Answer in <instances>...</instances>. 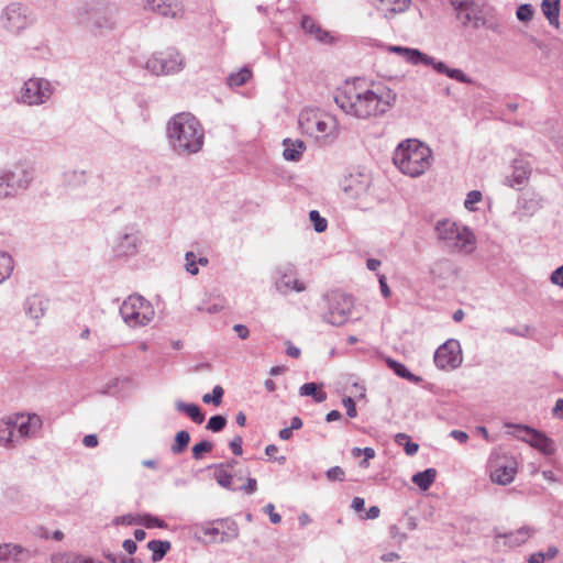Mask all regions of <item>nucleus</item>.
Returning <instances> with one entry per match:
<instances>
[{
	"instance_id": "nucleus-59",
	"label": "nucleus",
	"mask_w": 563,
	"mask_h": 563,
	"mask_svg": "<svg viewBox=\"0 0 563 563\" xmlns=\"http://www.w3.org/2000/svg\"><path fill=\"white\" fill-rule=\"evenodd\" d=\"M552 415L556 419H563V398L556 400L552 409Z\"/></svg>"
},
{
	"instance_id": "nucleus-20",
	"label": "nucleus",
	"mask_w": 563,
	"mask_h": 563,
	"mask_svg": "<svg viewBox=\"0 0 563 563\" xmlns=\"http://www.w3.org/2000/svg\"><path fill=\"white\" fill-rule=\"evenodd\" d=\"M143 8L145 11L173 19L183 14L180 0H143Z\"/></svg>"
},
{
	"instance_id": "nucleus-64",
	"label": "nucleus",
	"mask_w": 563,
	"mask_h": 563,
	"mask_svg": "<svg viewBox=\"0 0 563 563\" xmlns=\"http://www.w3.org/2000/svg\"><path fill=\"white\" fill-rule=\"evenodd\" d=\"M123 549L129 553V554H133L135 553L136 549H137V545L135 543V541L131 540V539H126L123 541V544H122Z\"/></svg>"
},
{
	"instance_id": "nucleus-62",
	"label": "nucleus",
	"mask_w": 563,
	"mask_h": 563,
	"mask_svg": "<svg viewBox=\"0 0 563 563\" xmlns=\"http://www.w3.org/2000/svg\"><path fill=\"white\" fill-rule=\"evenodd\" d=\"M82 444L87 448H95L98 445V438L96 434H87L82 439Z\"/></svg>"
},
{
	"instance_id": "nucleus-29",
	"label": "nucleus",
	"mask_w": 563,
	"mask_h": 563,
	"mask_svg": "<svg viewBox=\"0 0 563 563\" xmlns=\"http://www.w3.org/2000/svg\"><path fill=\"white\" fill-rule=\"evenodd\" d=\"M0 445L5 448L15 446L14 427L11 416L0 420Z\"/></svg>"
},
{
	"instance_id": "nucleus-50",
	"label": "nucleus",
	"mask_w": 563,
	"mask_h": 563,
	"mask_svg": "<svg viewBox=\"0 0 563 563\" xmlns=\"http://www.w3.org/2000/svg\"><path fill=\"white\" fill-rule=\"evenodd\" d=\"M325 476L330 482H343L345 478V472L340 466H333L325 472Z\"/></svg>"
},
{
	"instance_id": "nucleus-51",
	"label": "nucleus",
	"mask_w": 563,
	"mask_h": 563,
	"mask_svg": "<svg viewBox=\"0 0 563 563\" xmlns=\"http://www.w3.org/2000/svg\"><path fill=\"white\" fill-rule=\"evenodd\" d=\"M186 258V271L191 275H197L199 273L198 264L196 261V255L192 252H187L185 255Z\"/></svg>"
},
{
	"instance_id": "nucleus-16",
	"label": "nucleus",
	"mask_w": 563,
	"mask_h": 563,
	"mask_svg": "<svg viewBox=\"0 0 563 563\" xmlns=\"http://www.w3.org/2000/svg\"><path fill=\"white\" fill-rule=\"evenodd\" d=\"M507 427L514 428L516 430V437L529 443L531 446L540 450L543 454L551 455L555 452L553 441L544 433L528 426L508 424Z\"/></svg>"
},
{
	"instance_id": "nucleus-10",
	"label": "nucleus",
	"mask_w": 563,
	"mask_h": 563,
	"mask_svg": "<svg viewBox=\"0 0 563 563\" xmlns=\"http://www.w3.org/2000/svg\"><path fill=\"white\" fill-rule=\"evenodd\" d=\"M33 180V172L24 165H14L0 169V199L14 197L29 188Z\"/></svg>"
},
{
	"instance_id": "nucleus-54",
	"label": "nucleus",
	"mask_w": 563,
	"mask_h": 563,
	"mask_svg": "<svg viewBox=\"0 0 563 563\" xmlns=\"http://www.w3.org/2000/svg\"><path fill=\"white\" fill-rule=\"evenodd\" d=\"M263 510L269 516L271 522L277 525L282 521V516L275 511V506L273 504H267L264 506Z\"/></svg>"
},
{
	"instance_id": "nucleus-19",
	"label": "nucleus",
	"mask_w": 563,
	"mask_h": 563,
	"mask_svg": "<svg viewBox=\"0 0 563 563\" xmlns=\"http://www.w3.org/2000/svg\"><path fill=\"white\" fill-rule=\"evenodd\" d=\"M13 427L18 430V437L25 439L35 437L36 432L42 428V419L36 413L27 416L23 413H15L11 416Z\"/></svg>"
},
{
	"instance_id": "nucleus-40",
	"label": "nucleus",
	"mask_w": 563,
	"mask_h": 563,
	"mask_svg": "<svg viewBox=\"0 0 563 563\" xmlns=\"http://www.w3.org/2000/svg\"><path fill=\"white\" fill-rule=\"evenodd\" d=\"M189 442H190V434L187 431L181 430L176 433L175 442L172 445L170 450L174 454H180L186 450Z\"/></svg>"
},
{
	"instance_id": "nucleus-61",
	"label": "nucleus",
	"mask_w": 563,
	"mask_h": 563,
	"mask_svg": "<svg viewBox=\"0 0 563 563\" xmlns=\"http://www.w3.org/2000/svg\"><path fill=\"white\" fill-rule=\"evenodd\" d=\"M233 330L236 332L240 339L245 340L250 335L249 329L244 324H235Z\"/></svg>"
},
{
	"instance_id": "nucleus-8",
	"label": "nucleus",
	"mask_w": 563,
	"mask_h": 563,
	"mask_svg": "<svg viewBox=\"0 0 563 563\" xmlns=\"http://www.w3.org/2000/svg\"><path fill=\"white\" fill-rule=\"evenodd\" d=\"M137 66L155 76L177 74L185 67L183 55L175 48L153 53L143 64Z\"/></svg>"
},
{
	"instance_id": "nucleus-31",
	"label": "nucleus",
	"mask_w": 563,
	"mask_h": 563,
	"mask_svg": "<svg viewBox=\"0 0 563 563\" xmlns=\"http://www.w3.org/2000/svg\"><path fill=\"white\" fill-rule=\"evenodd\" d=\"M175 408L180 411V412H185L186 415H188V417H190V419L195 422V423H202L205 421V415L203 412L201 411L200 407L196 404H187V402H184L181 400H177L175 402Z\"/></svg>"
},
{
	"instance_id": "nucleus-56",
	"label": "nucleus",
	"mask_w": 563,
	"mask_h": 563,
	"mask_svg": "<svg viewBox=\"0 0 563 563\" xmlns=\"http://www.w3.org/2000/svg\"><path fill=\"white\" fill-rule=\"evenodd\" d=\"M342 402H343V406L346 409V415L350 418H355L356 415H357V411H356V406H355V401L353 400V398L352 397H345V398H343Z\"/></svg>"
},
{
	"instance_id": "nucleus-63",
	"label": "nucleus",
	"mask_w": 563,
	"mask_h": 563,
	"mask_svg": "<svg viewBox=\"0 0 563 563\" xmlns=\"http://www.w3.org/2000/svg\"><path fill=\"white\" fill-rule=\"evenodd\" d=\"M450 435L461 443H465L468 440V434L461 430H452Z\"/></svg>"
},
{
	"instance_id": "nucleus-21",
	"label": "nucleus",
	"mask_w": 563,
	"mask_h": 563,
	"mask_svg": "<svg viewBox=\"0 0 563 563\" xmlns=\"http://www.w3.org/2000/svg\"><path fill=\"white\" fill-rule=\"evenodd\" d=\"M23 309L25 314L37 323L46 312L47 302L43 297L32 295L23 302Z\"/></svg>"
},
{
	"instance_id": "nucleus-48",
	"label": "nucleus",
	"mask_w": 563,
	"mask_h": 563,
	"mask_svg": "<svg viewBox=\"0 0 563 563\" xmlns=\"http://www.w3.org/2000/svg\"><path fill=\"white\" fill-rule=\"evenodd\" d=\"M200 531L209 538L210 542L220 543V528L218 526L214 527L213 523L201 526Z\"/></svg>"
},
{
	"instance_id": "nucleus-6",
	"label": "nucleus",
	"mask_w": 563,
	"mask_h": 563,
	"mask_svg": "<svg viewBox=\"0 0 563 563\" xmlns=\"http://www.w3.org/2000/svg\"><path fill=\"white\" fill-rule=\"evenodd\" d=\"M389 51L401 55L411 65L423 64L426 66H431L437 73L446 75L451 79H455L464 84H473V79L465 75L461 69L451 68L445 63L437 60L434 57L429 56L417 48L390 46Z\"/></svg>"
},
{
	"instance_id": "nucleus-13",
	"label": "nucleus",
	"mask_w": 563,
	"mask_h": 563,
	"mask_svg": "<svg viewBox=\"0 0 563 563\" xmlns=\"http://www.w3.org/2000/svg\"><path fill=\"white\" fill-rule=\"evenodd\" d=\"M325 299L328 311L323 314V321L335 327L344 324L354 306L353 298L344 292L333 291Z\"/></svg>"
},
{
	"instance_id": "nucleus-15",
	"label": "nucleus",
	"mask_w": 563,
	"mask_h": 563,
	"mask_svg": "<svg viewBox=\"0 0 563 563\" xmlns=\"http://www.w3.org/2000/svg\"><path fill=\"white\" fill-rule=\"evenodd\" d=\"M460 342L454 339L445 341L434 353V363L441 369H454L462 364Z\"/></svg>"
},
{
	"instance_id": "nucleus-34",
	"label": "nucleus",
	"mask_w": 563,
	"mask_h": 563,
	"mask_svg": "<svg viewBox=\"0 0 563 563\" xmlns=\"http://www.w3.org/2000/svg\"><path fill=\"white\" fill-rule=\"evenodd\" d=\"M170 542L169 541H162V540H152L147 543V548L150 551H152V561L158 562L161 561L166 553L170 550Z\"/></svg>"
},
{
	"instance_id": "nucleus-45",
	"label": "nucleus",
	"mask_w": 563,
	"mask_h": 563,
	"mask_svg": "<svg viewBox=\"0 0 563 563\" xmlns=\"http://www.w3.org/2000/svg\"><path fill=\"white\" fill-rule=\"evenodd\" d=\"M212 449H213V444L210 441L202 440L192 446V449H191L192 457L195 460H201L203 453L211 452Z\"/></svg>"
},
{
	"instance_id": "nucleus-35",
	"label": "nucleus",
	"mask_w": 563,
	"mask_h": 563,
	"mask_svg": "<svg viewBox=\"0 0 563 563\" xmlns=\"http://www.w3.org/2000/svg\"><path fill=\"white\" fill-rule=\"evenodd\" d=\"M252 77V71L247 67L241 68L236 73H232L227 78V84L230 87H241L244 84L249 81V79Z\"/></svg>"
},
{
	"instance_id": "nucleus-36",
	"label": "nucleus",
	"mask_w": 563,
	"mask_h": 563,
	"mask_svg": "<svg viewBox=\"0 0 563 563\" xmlns=\"http://www.w3.org/2000/svg\"><path fill=\"white\" fill-rule=\"evenodd\" d=\"M301 396H310L316 402H323L327 399V394L322 390H318L316 383H306L299 388Z\"/></svg>"
},
{
	"instance_id": "nucleus-37",
	"label": "nucleus",
	"mask_w": 563,
	"mask_h": 563,
	"mask_svg": "<svg viewBox=\"0 0 563 563\" xmlns=\"http://www.w3.org/2000/svg\"><path fill=\"white\" fill-rule=\"evenodd\" d=\"M387 364L389 368H391L394 373L401 378L415 383H417L420 379L418 376L413 375L402 363L389 358L387 361Z\"/></svg>"
},
{
	"instance_id": "nucleus-39",
	"label": "nucleus",
	"mask_w": 563,
	"mask_h": 563,
	"mask_svg": "<svg viewBox=\"0 0 563 563\" xmlns=\"http://www.w3.org/2000/svg\"><path fill=\"white\" fill-rule=\"evenodd\" d=\"M13 271V260L5 253L0 251V284L10 277Z\"/></svg>"
},
{
	"instance_id": "nucleus-4",
	"label": "nucleus",
	"mask_w": 563,
	"mask_h": 563,
	"mask_svg": "<svg viewBox=\"0 0 563 563\" xmlns=\"http://www.w3.org/2000/svg\"><path fill=\"white\" fill-rule=\"evenodd\" d=\"M431 148L424 143L408 139L398 144L393 155V163L404 174L410 177L423 175L432 165Z\"/></svg>"
},
{
	"instance_id": "nucleus-18",
	"label": "nucleus",
	"mask_w": 563,
	"mask_h": 563,
	"mask_svg": "<svg viewBox=\"0 0 563 563\" xmlns=\"http://www.w3.org/2000/svg\"><path fill=\"white\" fill-rule=\"evenodd\" d=\"M371 180V176L364 173L350 174L341 180L340 187L346 198L358 199L367 192Z\"/></svg>"
},
{
	"instance_id": "nucleus-9",
	"label": "nucleus",
	"mask_w": 563,
	"mask_h": 563,
	"mask_svg": "<svg viewBox=\"0 0 563 563\" xmlns=\"http://www.w3.org/2000/svg\"><path fill=\"white\" fill-rule=\"evenodd\" d=\"M120 314L123 321L131 328L148 324L155 311L152 303L140 295L129 296L120 307Z\"/></svg>"
},
{
	"instance_id": "nucleus-14",
	"label": "nucleus",
	"mask_w": 563,
	"mask_h": 563,
	"mask_svg": "<svg viewBox=\"0 0 563 563\" xmlns=\"http://www.w3.org/2000/svg\"><path fill=\"white\" fill-rule=\"evenodd\" d=\"M273 280L274 288L282 295H287L290 290L296 292L306 290L305 283L296 277V269L291 264L277 266L273 274Z\"/></svg>"
},
{
	"instance_id": "nucleus-44",
	"label": "nucleus",
	"mask_w": 563,
	"mask_h": 563,
	"mask_svg": "<svg viewBox=\"0 0 563 563\" xmlns=\"http://www.w3.org/2000/svg\"><path fill=\"white\" fill-rule=\"evenodd\" d=\"M534 9L531 4L525 3L517 8L516 16L520 22H530L533 18Z\"/></svg>"
},
{
	"instance_id": "nucleus-41",
	"label": "nucleus",
	"mask_w": 563,
	"mask_h": 563,
	"mask_svg": "<svg viewBox=\"0 0 563 563\" xmlns=\"http://www.w3.org/2000/svg\"><path fill=\"white\" fill-rule=\"evenodd\" d=\"M137 525H143L145 526L147 529H151V528H162V529H165L167 528V523L158 518V517H154L152 515H143V516H140V520L137 521Z\"/></svg>"
},
{
	"instance_id": "nucleus-32",
	"label": "nucleus",
	"mask_w": 563,
	"mask_h": 563,
	"mask_svg": "<svg viewBox=\"0 0 563 563\" xmlns=\"http://www.w3.org/2000/svg\"><path fill=\"white\" fill-rule=\"evenodd\" d=\"M224 466H221V465H213V468H214V479L217 481V483L225 488V489H229V490H238L236 487L233 486V475L230 471H227L223 468Z\"/></svg>"
},
{
	"instance_id": "nucleus-27",
	"label": "nucleus",
	"mask_w": 563,
	"mask_h": 563,
	"mask_svg": "<svg viewBox=\"0 0 563 563\" xmlns=\"http://www.w3.org/2000/svg\"><path fill=\"white\" fill-rule=\"evenodd\" d=\"M541 10L549 24L558 29L560 26V0H542Z\"/></svg>"
},
{
	"instance_id": "nucleus-49",
	"label": "nucleus",
	"mask_w": 563,
	"mask_h": 563,
	"mask_svg": "<svg viewBox=\"0 0 563 563\" xmlns=\"http://www.w3.org/2000/svg\"><path fill=\"white\" fill-rule=\"evenodd\" d=\"M483 198V195L479 190H472L467 194L466 199L464 201V207L468 211H475V205L479 202Z\"/></svg>"
},
{
	"instance_id": "nucleus-53",
	"label": "nucleus",
	"mask_w": 563,
	"mask_h": 563,
	"mask_svg": "<svg viewBox=\"0 0 563 563\" xmlns=\"http://www.w3.org/2000/svg\"><path fill=\"white\" fill-rule=\"evenodd\" d=\"M242 443L243 439L241 435H236L230 441L229 446L234 455L240 456L243 454Z\"/></svg>"
},
{
	"instance_id": "nucleus-7",
	"label": "nucleus",
	"mask_w": 563,
	"mask_h": 563,
	"mask_svg": "<svg viewBox=\"0 0 563 563\" xmlns=\"http://www.w3.org/2000/svg\"><path fill=\"white\" fill-rule=\"evenodd\" d=\"M55 92L51 80L44 77H31L23 82L15 95V101L29 107L47 103Z\"/></svg>"
},
{
	"instance_id": "nucleus-2",
	"label": "nucleus",
	"mask_w": 563,
	"mask_h": 563,
	"mask_svg": "<svg viewBox=\"0 0 563 563\" xmlns=\"http://www.w3.org/2000/svg\"><path fill=\"white\" fill-rule=\"evenodd\" d=\"M166 137L170 150L180 157L199 153L205 144V130L199 120L188 112H180L169 119Z\"/></svg>"
},
{
	"instance_id": "nucleus-25",
	"label": "nucleus",
	"mask_w": 563,
	"mask_h": 563,
	"mask_svg": "<svg viewBox=\"0 0 563 563\" xmlns=\"http://www.w3.org/2000/svg\"><path fill=\"white\" fill-rule=\"evenodd\" d=\"M301 27L306 33L313 35L316 40L321 43H330L332 40L330 33L322 30L321 26L310 16H303L301 19Z\"/></svg>"
},
{
	"instance_id": "nucleus-38",
	"label": "nucleus",
	"mask_w": 563,
	"mask_h": 563,
	"mask_svg": "<svg viewBox=\"0 0 563 563\" xmlns=\"http://www.w3.org/2000/svg\"><path fill=\"white\" fill-rule=\"evenodd\" d=\"M87 559L82 555L73 553V552H64V553H55L51 556L52 563H87Z\"/></svg>"
},
{
	"instance_id": "nucleus-17",
	"label": "nucleus",
	"mask_w": 563,
	"mask_h": 563,
	"mask_svg": "<svg viewBox=\"0 0 563 563\" xmlns=\"http://www.w3.org/2000/svg\"><path fill=\"white\" fill-rule=\"evenodd\" d=\"M141 238L137 231H124L113 240L112 252L117 257H129L139 252Z\"/></svg>"
},
{
	"instance_id": "nucleus-52",
	"label": "nucleus",
	"mask_w": 563,
	"mask_h": 563,
	"mask_svg": "<svg viewBox=\"0 0 563 563\" xmlns=\"http://www.w3.org/2000/svg\"><path fill=\"white\" fill-rule=\"evenodd\" d=\"M139 520H140V517H134L133 515L129 514V515L115 517L113 520V523L131 526V525H135V523L137 525Z\"/></svg>"
},
{
	"instance_id": "nucleus-47",
	"label": "nucleus",
	"mask_w": 563,
	"mask_h": 563,
	"mask_svg": "<svg viewBox=\"0 0 563 563\" xmlns=\"http://www.w3.org/2000/svg\"><path fill=\"white\" fill-rule=\"evenodd\" d=\"M225 424H227V418L221 415H216L209 419L206 428L212 432H220L223 430Z\"/></svg>"
},
{
	"instance_id": "nucleus-22",
	"label": "nucleus",
	"mask_w": 563,
	"mask_h": 563,
	"mask_svg": "<svg viewBox=\"0 0 563 563\" xmlns=\"http://www.w3.org/2000/svg\"><path fill=\"white\" fill-rule=\"evenodd\" d=\"M533 533V530L529 527H521L515 532L509 533H500L496 532L495 537L496 539L504 538L506 539L505 545H508L509 548H516L521 544H523Z\"/></svg>"
},
{
	"instance_id": "nucleus-42",
	"label": "nucleus",
	"mask_w": 563,
	"mask_h": 563,
	"mask_svg": "<svg viewBox=\"0 0 563 563\" xmlns=\"http://www.w3.org/2000/svg\"><path fill=\"white\" fill-rule=\"evenodd\" d=\"M409 439H410L409 435H407L406 433H398L395 437V441L398 444H402V441L407 440V442L404 445V450H405L406 454L412 456L418 452L419 445L415 442L409 441Z\"/></svg>"
},
{
	"instance_id": "nucleus-60",
	"label": "nucleus",
	"mask_w": 563,
	"mask_h": 563,
	"mask_svg": "<svg viewBox=\"0 0 563 563\" xmlns=\"http://www.w3.org/2000/svg\"><path fill=\"white\" fill-rule=\"evenodd\" d=\"M505 331L514 335L526 336L529 332V327L523 325L521 328H506Z\"/></svg>"
},
{
	"instance_id": "nucleus-55",
	"label": "nucleus",
	"mask_w": 563,
	"mask_h": 563,
	"mask_svg": "<svg viewBox=\"0 0 563 563\" xmlns=\"http://www.w3.org/2000/svg\"><path fill=\"white\" fill-rule=\"evenodd\" d=\"M238 489L244 492L246 495H252L257 490V481L253 477H247L246 483Z\"/></svg>"
},
{
	"instance_id": "nucleus-58",
	"label": "nucleus",
	"mask_w": 563,
	"mask_h": 563,
	"mask_svg": "<svg viewBox=\"0 0 563 563\" xmlns=\"http://www.w3.org/2000/svg\"><path fill=\"white\" fill-rule=\"evenodd\" d=\"M378 283H379V288H380L382 295L385 298H389L390 295H391V290H390L389 286L387 285L386 276L385 275H378Z\"/></svg>"
},
{
	"instance_id": "nucleus-11",
	"label": "nucleus",
	"mask_w": 563,
	"mask_h": 563,
	"mask_svg": "<svg viewBox=\"0 0 563 563\" xmlns=\"http://www.w3.org/2000/svg\"><path fill=\"white\" fill-rule=\"evenodd\" d=\"M298 123L303 133L316 139L331 135L338 124L334 117L316 109H303L299 113Z\"/></svg>"
},
{
	"instance_id": "nucleus-30",
	"label": "nucleus",
	"mask_w": 563,
	"mask_h": 563,
	"mask_svg": "<svg viewBox=\"0 0 563 563\" xmlns=\"http://www.w3.org/2000/svg\"><path fill=\"white\" fill-rule=\"evenodd\" d=\"M517 473V468L512 465H505L497 467L490 475L492 481L499 485H508L510 484L515 475Z\"/></svg>"
},
{
	"instance_id": "nucleus-28",
	"label": "nucleus",
	"mask_w": 563,
	"mask_h": 563,
	"mask_svg": "<svg viewBox=\"0 0 563 563\" xmlns=\"http://www.w3.org/2000/svg\"><path fill=\"white\" fill-rule=\"evenodd\" d=\"M33 556L31 550L15 543H7V562L23 563Z\"/></svg>"
},
{
	"instance_id": "nucleus-3",
	"label": "nucleus",
	"mask_w": 563,
	"mask_h": 563,
	"mask_svg": "<svg viewBox=\"0 0 563 563\" xmlns=\"http://www.w3.org/2000/svg\"><path fill=\"white\" fill-rule=\"evenodd\" d=\"M77 21L96 34H106L121 24V10L115 3L92 0L77 9Z\"/></svg>"
},
{
	"instance_id": "nucleus-43",
	"label": "nucleus",
	"mask_w": 563,
	"mask_h": 563,
	"mask_svg": "<svg viewBox=\"0 0 563 563\" xmlns=\"http://www.w3.org/2000/svg\"><path fill=\"white\" fill-rule=\"evenodd\" d=\"M223 394V388L217 385L213 387L212 394H206L202 396V401L205 404H213L214 406H219L222 401Z\"/></svg>"
},
{
	"instance_id": "nucleus-57",
	"label": "nucleus",
	"mask_w": 563,
	"mask_h": 563,
	"mask_svg": "<svg viewBox=\"0 0 563 563\" xmlns=\"http://www.w3.org/2000/svg\"><path fill=\"white\" fill-rule=\"evenodd\" d=\"M550 280L552 284L563 288V265L552 272Z\"/></svg>"
},
{
	"instance_id": "nucleus-5",
	"label": "nucleus",
	"mask_w": 563,
	"mask_h": 563,
	"mask_svg": "<svg viewBox=\"0 0 563 563\" xmlns=\"http://www.w3.org/2000/svg\"><path fill=\"white\" fill-rule=\"evenodd\" d=\"M435 232L439 240L452 252L470 254L475 250V235L466 227L450 220H441L437 223Z\"/></svg>"
},
{
	"instance_id": "nucleus-46",
	"label": "nucleus",
	"mask_w": 563,
	"mask_h": 563,
	"mask_svg": "<svg viewBox=\"0 0 563 563\" xmlns=\"http://www.w3.org/2000/svg\"><path fill=\"white\" fill-rule=\"evenodd\" d=\"M309 219L312 222L316 232L321 233L327 230L328 222L323 217L320 216L319 211L311 210L309 212Z\"/></svg>"
},
{
	"instance_id": "nucleus-26",
	"label": "nucleus",
	"mask_w": 563,
	"mask_h": 563,
	"mask_svg": "<svg viewBox=\"0 0 563 563\" xmlns=\"http://www.w3.org/2000/svg\"><path fill=\"white\" fill-rule=\"evenodd\" d=\"M530 170L521 161H515L512 165V174L507 176L505 185L514 187L522 185L529 178Z\"/></svg>"
},
{
	"instance_id": "nucleus-12",
	"label": "nucleus",
	"mask_w": 563,
	"mask_h": 563,
	"mask_svg": "<svg viewBox=\"0 0 563 563\" xmlns=\"http://www.w3.org/2000/svg\"><path fill=\"white\" fill-rule=\"evenodd\" d=\"M33 20L26 5L20 2H12L4 7L0 14V24L7 32L20 35Z\"/></svg>"
},
{
	"instance_id": "nucleus-23",
	"label": "nucleus",
	"mask_w": 563,
	"mask_h": 563,
	"mask_svg": "<svg viewBox=\"0 0 563 563\" xmlns=\"http://www.w3.org/2000/svg\"><path fill=\"white\" fill-rule=\"evenodd\" d=\"M213 523L218 525V528H220V543H228L238 539L240 530L234 520L223 518L216 520Z\"/></svg>"
},
{
	"instance_id": "nucleus-24",
	"label": "nucleus",
	"mask_w": 563,
	"mask_h": 563,
	"mask_svg": "<svg viewBox=\"0 0 563 563\" xmlns=\"http://www.w3.org/2000/svg\"><path fill=\"white\" fill-rule=\"evenodd\" d=\"M284 152L283 156L286 161L289 162H298L301 158L302 153L306 150V144L303 141L297 139H285L283 141Z\"/></svg>"
},
{
	"instance_id": "nucleus-33",
	"label": "nucleus",
	"mask_w": 563,
	"mask_h": 563,
	"mask_svg": "<svg viewBox=\"0 0 563 563\" xmlns=\"http://www.w3.org/2000/svg\"><path fill=\"white\" fill-rule=\"evenodd\" d=\"M437 477L434 468H427L423 472H418L412 476V482L422 490L429 489Z\"/></svg>"
},
{
	"instance_id": "nucleus-1",
	"label": "nucleus",
	"mask_w": 563,
	"mask_h": 563,
	"mask_svg": "<svg viewBox=\"0 0 563 563\" xmlns=\"http://www.w3.org/2000/svg\"><path fill=\"white\" fill-rule=\"evenodd\" d=\"M396 99V92L383 85L364 90L354 85H345L334 96L342 111L358 119L383 115L391 109Z\"/></svg>"
}]
</instances>
